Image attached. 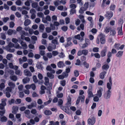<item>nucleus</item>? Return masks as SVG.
<instances>
[{
	"label": "nucleus",
	"mask_w": 125,
	"mask_h": 125,
	"mask_svg": "<svg viewBox=\"0 0 125 125\" xmlns=\"http://www.w3.org/2000/svg\"><path fill=\"white\" fill-rule=\"evenodd\" d=\"M37 15L40 17H42L43 18L44 15L42 12H38L37 13Z\"/></svg>",
	"instance_id": "obj_35"
},
{
	"label": "nucleus",
	"mask_w": 125,
	"mask_h": 125,
	"mask_svg": "<svg viewBox=\"0 0 125 125\" xmlns=\"http://www.w3.org/2000/svg\"><path fill=\"white\" fill-rule=\"evenodd\" d=\"M94 55L95 57L96 58H99L100 57V55L98 53H95L94 54Z\"/></svg>",
	"instance_id": "obj_55"
},
{
	"label": "nucleus",
	"mask_w": 125,
	"mask_h": 125,
	"mask_svg": "<svg viewBox=\"0 0 125 125\" xmlns=\"http://www.w3.org/2000/svg\"><path fill=\"white\" fill-rule=\"evenodd\" d=\"M57 41L58 38L57 37H56L54 39L52 40V43L54 44V45H53V49H54L56 48V45L59 44Z\"/></svg>",
	"instance_id": "obj_3"
},
{
	"label": "nucleus",
	"mask_w": 125,
	"mask_h": 125,
	"mask_svg": "<svg viewBox=\"0 0 125 125\" xmlns=\"http://www.w3.org/2000/svg\"><path fill=\"white\" fill-rule=\"evenodd\" d=\"M50 27L52 30H55V27L54 26V25L52 23L50 25Z\"/></svg>",
	"instance_id": "obj_53"
},
{
	"label": "nucleus",
	"mask_w": 125,
	"mask_h": 125,
	"mask_svg": "<svg viewBox=\"0 0 125 125\" xmlns=\"http://www.w3.org/2000/svg\"><path fill=\"white\" fill-rule=\"evenodd\" d=\"M95 122V118L93 116L91 119L89 118L88 120V123L89 125H93Z\"/></svg>",
	"instance_id": "obj_2"
},
{
	"label": "nucleus",
	"mask_w": 125,
	"mask_h": 125,
	"mask_svg": "<svg viewBox=\"0 0 125 125\" xmlns=\"http://www.w3.org/2000/svg\"><path fill=\"white\" fill-rule=\"evenodd\" d=\"M50 10L52 11H54L55 10V7L54 6L50 5L49 6Z\"/></svg>",
	"instance_id": "obj_64"
},
{
	"label": "nucleus",
	"mask_w": 125,
	"mask_h": 125,
	"mask_svg": "<svg viewBox=\"0 0 125 125\" xmlns=\"http://www.w3.org/2000/svg\"><path fill=\"white\" fill-rule=\"evenodd\" d=\"M1 121L2 122H6L7 120V118L5 116H3L1 118Z\"/></svg>",
	"instance_id": "obj_25"
},
{
	"label": "nucleus",
	"mask_w": 125,
	"mask_h": 125,
	"mask_svg": "<svg viewBox=\"0 0 125 125\" xmlns=\"http://www.w3.org/2000/svg\"><path fill=\"white\" fill-rule=\"evenodd\" d=\"M57 66L59 68L63 67L65 66L64 64L62 61H60L57 63Z\"/></svg>",
	"instance_id": "obj_11"
},
{
	"label": "nucleus",
	"mask_w": 125,
	"mask_h": 125,
	"mask_svg": "<svg viewBox=\"0 0 125 125\" xmlns=\"http://www.w3.org/2000/svg\"><path fill=\"white\" fill-rule=\"evenodd\" d=\"M33 81L35 83L38 82V80L37 79V77L36 75H34L33 77Z\"/></svg>",
	"instance_id": "obj_38"
},
{
	"label": "nucleus",
	"mask_w": 125,
	"mask_h": 125,
	"mask_svg": "<svg viewBox=\"0 0 125 125\" xmlns=\"http://www.w3.org/2000/svg\"><path fill=\"white\" fill-rule=\"evenodd\" d=\"M12 41L15 43H16L18 42V40L16 38H13L12 39Z\"/></svg>",
	"instance_id": "obj_50"
},
{
	"label": "nucleus",
	"mask_w": 125,
	"mask_h": 125,
	"mask_svg": "<svg viewBox=\"0 0 125 125\" xmlns=\"http://www.w3.org/2000/svg\"><path fill=\"white\" fill-rule=\"evenodd\" d=\"M21 100L20 99H17L16 100V101H15V103L16 104H20L21 102Z\"/></svg>",
	"instance_id": "obj_39"
},
{
	"label": "nucleus",
	"mask_w": 125,
	"mask_h": 125,
	"mask_svg": "<svg viewBox=\"0 0 125 125\" xmlns=\"http://www.w3.org/2000/svg\"><path fill=\"white\" fill-rule=\"evenodd\" d=\"M30 86L31 87V88L32 90H34L36 88V86L34 84L32 83L31 84Z\"/></svg>",
	"instance_id": "obj_59"
},
{
	"label": "nucleus",
	"mask_w": 125,
	"mask_h": 125,
	"mask_svg": "<svg viewBox=\"0 0 125 125\" xmlns=\"http://www.w3.org/2000/svg\"><path fill=\"white\" fill-rule=\"evenodd\" d=\"M99 37L101 43L103 44H104L105 42V35L101 33L99 35Z\"/></svg>",
	"instance_id": "obj_1"
},
{
	"label": "nucleus",
	"mask_w": 125,
	"mask_h": 125,
	"mask_svg": "<svg viewBox=\"0 0 125 125\" xmlns=\"http://www.w3.org/2000/svg\"><path fill=\"white\" fill-rule=\"evenodd\" d=\"M119 23L120 25V26H122V25L123 23V20L121 19H120L119 20Z\"/></svg>",
	"instance_id": "obj_58"
},
{
	"label": "nucleus",
	"mask_w": 125,
	"mask_h": 125,
	"mask_svg": "<svg viewBox=\"0 0 125 125\" xmlns=\"http://www.w3.org/2000/svg\"><path fill=\"white\" fill-rule=\"evenodd\" d=\"M99 99L98 97L97 96H96L94 98L93 100L94 102H97L98 101Z\"/></svg>",
	"instance_id": "obj_52"
},
{
	"label": "nucleus",
	"mask_w": 125,
	"mask_h": 125,
	"mask_svg": "<svg viewBox=\"0 0 125 125\" xmlns=\"http://www.w3.org/2000/svg\"><path fill=\"white\" fill-rule=\"evenodd\" d=\"M106 73V72L104 71L102 72L100 74V78L102 79H103L104 77V75Z\"/></svg>",
	"instance_id": "obj_15"
},
{
	"label": "nucleus",
	"mask_w": 125,
	"mask_h": 125,
	"mask_svg": "<svg viewBox=\"0 0 125 125\" xmlns=\"http://www.w3.org/2000/svg\"><path fill=\"white\" fill-rule=\"evenodd\" d=\"M105 30L106 33H107L111 31V28L109 27H106L105 28Z\"/></svg>",
	"instance_id": "obj_28"
},
{
	"label": "nucleus",
	"mask_w": 125,
	"mask_h": 125,
	"mask_svg": "<svg viewBox=\"0 0 125 125\" xmlns=\"http://www.w3.org/2000/svg\"><path fill=\"white\" fill-rule=\"evenodd\" d=\"M84 66L87 68H88L89 67V64L85 62H84L83 63Z\"/></svg>",
	"instance_id": "obj_56"
},
{
	"label": "nucleus",
	"mask_w": 125,
	"mask_h": 125,
	"mask_svg": "<svg viewBox=\"0 0 125 125\" xmlns=\"http://www.w3.org/2000/svg\"><path fill=\"white\" fill-rule=\"evenodd\" d=\"M65 80H63L60 81V84L62 86H64L65 84Z\"/></svg>",
	"instance_id": "obj_42"
},
{
	"label": "nucleus",
	"mask_w": 125,
	"mask_h": 125,
	"mask_svg": "<svg viewBox=\"0 0 125 125\" xmlns=\"http://www.w3.org/2000/svg\"><path fill=\"white\" fill-rule=\"evenodd\" d=\"M47 76L50 79H53L54 77V75L49 72H48L47 73Z\"/></svg>",
	"instance_id": "obj_17"
},
{
	"label": "nucleus",
	"mask_w": 125,
	"mask_h": 125,
	"mask_svg": "<svg viewBox=\"0 0 125 125\" xmlns=\"http://www.w3.org/2000/svg\"><path fill=\"white\" fill-rule=\"evenodd\" d=\"M81 95L79 96L78 97L79 99H80V100H81V102H83L84 100L85 97L84 96L82 95L83 94H80Z\"/></svg>",
	"instance_id": "obj_16"
},
{
	"label": "nucleus",
	"mask_w": 125,
	"mask_h": 125,
	"mask_svg": "<svg viewBox=\"0 0 125 125\" xmlns=\"http://www.w3.org/2000/svg\"><path fill=\"white\" fill-rule=\"evenodd\" d=\"M14 23L13 21H11L10 23V28H12L14 27Z\"/></svg>",
	"instance_id": "obj_41"
},
{
	"label": "nucleus",
	"mask_w": 125,
	"mask_h": 125,
	"mask_svg": "<svg viewBox=\"0 0 125 125\" xmlns=\"http://www.w3.org/2000/svg\"><path fill=\"white\" fill-rule=\"evenodd\" d=\"M12 57V54H11L9 53L7 54L6 58L8 60H10V58Z\"/></svg>",
	"instance_id": "obj_34"
},
{
	"label": "nucleus",
	"mask_w": 125,
	"mask_h": 125,
	"mask_svg": "<svg viewBox=\"0 0 125 125\" xmlns=\"http://www.w3.org/2000/svg\"><path fill=\"white\" fill-rule=\"evenodd\" d=\"M19 42L20 43L21 46L23 47L24 49H26L27 48V46L25 42L21 40L19 41Z\"/></svg>",
	"instance_id": "obj_5"
},
{
	"label": "nucleus",
	"mask_w": 125,
	"mask_h": 125,
	"mask_svg": "<svg viewBox=\"0 0 125 125\" xmlns=\"http://www.w3.org/2000/svg\"><path fill=\"white\" fill-rule=\"evenodd\" d=\"M93 51L94 52H97L99 51V48L98 47H95L93 48Z\"/></svg>",
	"instance_id": "obj_62"
},
{
	"label": "nucleus",
	"mask_w": 125,
	"mask_h": 125,
	"mask_svg": "<svg viewBox=\"0 0 125 125\" xmlns=\"http://www.w3.org/2000/svg\"><path fill=\"white\" fill-rule=\"evenodd\" d=\"M15 101V100L13 99H11L10 101L9 100L8 103L10 105H11L12 103H14Z\"/></svg>",
	"instance_id": "obj_51"
},
{
	"label": "nucleus",
	"mask_w": 125,
	"mask_h": 125,
	"mask_svg": "<svg viewBox=\"0 0 125 125\" xmlns=\"http://www.w3.org/2000/svg\"><path fill=\"white\" fill-rule=\"evenodd\" d=\"M10 78L11 80L14 81H16L17 79V77L15 75H13L10 76Z\"/></svg>",
	"instance_id": "obj_18"
},
{
	"label": "nucleus",
	"mask_w": 125,
	"mask_h": 125,
	"mask_svg": "<svg viewBox=\"0 0 125 125\" xmlns=\"http://www.w3.org/2000/svg\"><path fill=\"white\" fill-rule=\"evenodd\" d=\"M63 101L62 99H59L58 102V105H59L61 106L63 104Z\"/></svg>",
	"instance_id": "obj_37"
},
{
	"label": "nucleus",
	"mask_w": 125,
	"mask_h": 125,
	"mask_svg": "<svg viewBox=\"0 0 125 125\" xmlns=\"http://www.w3.org/2000/svg\"><path fill=\"white\" fill-rule=\"evenodd\" d=\"M9 18L8 17L2 18V19L3 20V21L5 23L7 22V21L9 20Z\"/></svg>",
	"instance_id": "obj_49"
},
{
	"label": "nucleus",
	"mask_w": 125,
	"mask_h": 125,
	"mask_svg": "<svg viewBox=\"0 0 125 125\" xmlns=\"http://www.w3.org/2000/svg\"><path fill=\"white\" fill-rule=\"evenodd\" d=\"M76 5L73 4H71L70 5V7L71 8H74L75 9L76 8Z\"/></svg>",
	"instance_id": "obj_63"
},
{
	"label": "nucleus",
	"mask_w": 125,
	"mask_h": 125,
	"mask_svg": "<svg viewBox=\"0 0 125 125\" xmlns=\"http://www.w3.org/2000/svg\"><path fill=\"white\" fill-rule=\"evenodd\" d=\"M52 53L53 56H55L58 54V52L56 51H53L52 52Z\"/></svg>",
	"instance_id": "obj_47"
},
{
	"label": "nucleus",
	"mask_w": 125,
	"mask_h": 125,
	"mask_svg": "<svg viewBox=\"0 0 125 125\" xmlns=\"http://www.w3.org/2000/svg\"><path fill=\"white\" fill-rule=\"evenodd\" d=\"M117 29L118 30V34L119 35H123L122 31V26H121L120 27H119L117 28Z\"/></svg>",
	"instance_id": "obj_13"
},
{
	"label": "nucleus",
	"mask_w": 125,
	"mask_h": 125,
	"mask_svg": "<svg viewBox=\"0 0 125 125\" xmlns=\"http://www.w3.org/2000/svg\"><path fill=\"white\" fill-rule=\"evenodd\" d=\"M115 33V31L114 30H113L111 31L110 32V35L112 36H114Z\"/></svg>",
	"instance_id": "obj_45"
},
{
	"label": "nucleus",
	"mask_w": 125,
	"mask_h": 125,
	"mask_svg": "<svg viewBox=\"0 0 125 125\" xmlns=\"http://www.w3.org/2000/svg\"><path fill=\"white\" fill-rule=\"evenodd\" d=\"M109 66L108 64H105L102 67L103 70H107L109 68Z\"/></svg>",
	"instance_id": "obj_27"
},
{
	"label": "nucleus",
	"mask_w": 125,
	"mask_h": 125,
	"mask_svg": "<svg viewBox=\"0 0 125 125\" xmlns=\"http://www.w3.org/2000/svg\"><path fill=\"white\" fill-rule=\"evenodd\" d=\"M30 81V79L29 78L26 77L23 79L22 80L23 82V83L25 84L29 82Z\"/></svg>",
	"instance_id": "obj_14"
},
{
	"label": "nucleus",
	"mask_w": 125,
	"mask_h": 125,
	"mask_svg": "<svg viewBox=\"0 0 125 125\" xmlns=\"http://www.w3.org/2000/svg\"><path fill=\"white\" fill-rule=\"evenodd\" d=\"M112 53L110 52H108L107 54V58L106 60V62L109 63L110 61V58L112 56Z\"/></svg>",
	"instance_id": "obj_6"
},
{
	"label": "nucleus",
	"mask_w": 125,
	"mask_h": 125,
	"mask_svg": "<svg viewBox=\"0 0 125 125\" xmlns=\"http://www.w3.org/2000/svg\"><path fill=\"white\" fill-rule=\"evenodd\" d=\"M74 73L75 76L77 77L79 75V72L77 70H75L74 71Z\"/></svg>",
	"instance_id": "obj_43"
},
{
	"label": "nucleus",
	"mask_w": 125,
	"mask_h": 125,
	"mask_svg": "<svg viewBox=\"0 0 125 125\" xmlns=\"http://www.w3.org/2000/svg\"><path fill=\"white\" fill-rule=\"evenodd\" d=\"M24 73L25 75L27 76L30 77L31 76L32 74L30 71L27 69H25L24 71Z\"/></svg>",
	"instance_id": "obj_7"
},
{
	"label": "nucleus",
	"mask_w": 125,
	"mask_h": 125,
	"mask_svg": "<svg viewBox=\"0 0 125 125\" xmlns=\"http://www.w3.org/2000/svg\"><path fill=\"white\" fill-rule=\"evenodd\" d=\"M104 49L101 52V55L102 57H103L106 55V53L107 52V47L105 46L104 48Z\"/></svg>",
	"instance_id": "obj_4"
},
{
	"label": "nucleus",
	"mask_w": 125,
	"mask_h": 125,
	"mask_svg": "<svg viewBox=\"0 0 125 125\" xmlns=\"http://www.w3.org/2000/svg\"><path fill=\"white\" fill-rule=\"evenodd\" d=\"M38 5V3L36 2H34L32 4L31 6L33 8H36Z\"/></svg>",
	"instance_id": "obj_31"
},
{
	"label": "nucleus",
	"mask_w": 125,
	"mask_h": 125,
	"mask_svg": "<svg viewBox=\"0 0 125 125\" xmlns=\"http://www.w3.org/2000/svg\"><path fill=\"white\" fill-rule=\"evenodd\" d=\"M39 28V31L41 32H42L44 31L45 27L43 24H41L40 25Z\"/></svg>",
	"instance_id": "obj_12"
},
{
	"label": "nucleus",
	"mask_w": 125,
	"mask_h": 125,
	"mask_svg": "<svg viewBox=\"0 0 125 125\" xmlns=\"http://www.w3.org/2000/svg\"><path fill=\"white\" fill-rule=\"evenodd\" d=\"M16 4L18 6H20L21 4V2L20 0H18L16 2Z\"/></svg>",
	"instance_id": "obj_40"
},
{
	"label": "nucleus",
	"mask_w": 125,
	"mask_h": 125,
	"mask_svg": "<svg viewBox=\"0 0 125 125\" xmlns=\"http://www.w3.org/2000/svg\"><path fill=\"white\" fill-rule=\"evenodd\" d=\"M62 30L64 31H66L67 30L68 28L66 26H63L62 27Z\"/></svg>",
	"instance_id": "obj_48"
},
{
	"label": "nucleus",
	"mask_w": 125,
	"mask_h": 125,
	"mask_svg": "<svg viewBox=\"0 0 125 125\" xmlns=\"http://www.w3.org/2000/svg\"><path fill=\"white\" fill-rule=\"evenodd\" d=\"M72 45V44L71 42H67L66 44L64 46L65 48H66L69 46H71Z\"/></svg>",
	"instance_id": "obj_30"
},
{
	"label": "nucleus",
	"mask_w": 125,
	"mask_h": 125,
	"mask_svg": "<svg viewBox=\"0 0 125 125\" xmlns=\"http://www.w3.org/2000/svg\"><path fill=\"white\" fill-rule=\"evenodd\" d=\"M123 53V51H119L116 54V56L118 57H120L122 55Z\"/></svg>",
	"instance_id": "obj_21"
},
{
	"label": "nucleus",
	"mask_w": 125,
	"mask_h": 125,
	"mask_svg": "<svg viewBox=\"0 0 125 125\" xmlns=\"http://www.w3.org/2000/svg\"><path fill=\"white\" fill-rule=\"evenodd\" d=\"M44 114L46 115H49L52 114V112L49 110H45L44 112Z\"/></svg>",
	"instance_id": "obj_20"
},
{
	"label": "nucleus",
	"mask_w": 125,
	"mask_h": 125,
	"mask_svg": "<svg viewBox=\"0 0 125 125\" xmlns=\"http://www.w3.org/2000/svg\"><path fill=\"white\" fill-rule=\"evenodd\" d=\"M113 15V13L111 11L110 12H107V14L105 15V17H107V19H109L112 17Z\"/></svg>",
	"instance_id": "obj_8"
},
{
	"label": "nucleus",
	"mask_w": 125,
	"mask_h": 125,
	"mask_svg": "<svg viewBox=\"0 0 125 125\" xmlns=\"http://www.w3.org/2000/svg\"><path fill=\"white\" fill-rule=\"evenodd\" d=\"M12 109L13 110H15L17 112L18 111V107L17 106H13L12 107Z\"/></svg>",
	"instance_id": "obj_60"
},
{
	"label": "nucleus",
	"mask_w": 125,
	"mask_h": 125,
	"mask_svg": "<svg viewBox=\"0 0 125 125\" xmlns=\"http://www.w3.org/2000/svg\"><path fill=\"white\" fill-rule=\"evenodd\" d=\"M76 13V10L74 8H72L70 11V14L71 15L73 14Z\"/></svg>",
	"instance_id": "obj_33"
},
{
	"label": "nucleus",
	"mask_w": 125,
	"mask_h": 125,
	"mask_svg": "<svg viewBox=\"0 0 125 125\" xmlns=\"http://www.w3.org/2000/svg\"><path fill=\"white\" fill-rule=\"evenodd\" d=\"M36 66L38 69H39L43 70V68L42 65L39 63H37V64Z\"/></svg>",
	"instance_id": "obj_23"
},
{
	"label": "nucleus",
	"mask_w": 125,
	"mask_h": 125,
	"mask_svg": "<svg viewBox=\"0 0 125 125\" xmlns=\"http://www.w3.org/2000/svg\"><path fill=\"white\" fill-rule=\"evenodd\" d=\"M112 84H111V83H108L107 84V88L108 89V90L107 91V94H109L111 93V91L110 90L111 88V86Z\"/></svg>",
	"instance_id": "obj_9"
},
{
	"label": "nucleus",
	"mask_w": 125,
	"mask_h": 125,
	"mask_svg": "<svg viewBox=\"0 0 125 125\" xmlns=\"http://www.w3.org/2000/svg\"><path fill=\"white\" fill-rule=\"evenodd\" d=\"M11 90L12 89L11 88L9 87H7L6 90L5 91H6L5 94H8V93L11 91Z\"/></svg>",
	"instance_id": "obj_24"
},
{
	"label": "nucleus",
	"mask_w": 125,
	"mask_h": 125,
	"mask_svg": "<svg viewBox=\"0 0 125 125\" xmlns=\"http://www.w3.org/2000/svg\"><path fill=\"white\" fill-rule=\"evenodd\" d=\"M1 38L3 40H5L6 38V36L5 34L4 33H2L1 34Z\"/></svg>",
	"instance_id": "obj_46"
},
{
	"label": "nucleus",
	"mask_w": 125,
	"mask_h": 125,
	"mask_svg": "<svg viewBox=\"0 0 125 125\" xmlns=\"http://www.w3.org/2000/svg\"><path fill=\"white\" fill-rule=\"evenodd\" d=\"M92 87L91 85H89L88 88V94H93L92 92Z\"/></svg>",
	"instance_id": "obj_22"
},
{
	"label": "nucleus",
	"mask_w": 125,
	"mask_h": 125,
	"mask_svg": "<svg viewBox=\"0 0 125 125\" xmlns=\"http://www.w3.org/2000/svg\"><path fill=\"white\" fill-rule=\"evenodd\" d=\"M67 102L66 104V105H69V106H70L71 104V98L69 96H68L67 97Z\"/></svg>",
	"instance_id": "obj_10"
},
{
	"label": "nucleus",
	"mask_w": 125,
	"mask_h": 125,
	"mask_svg": "<svg viewBox=\"0 0 125 125\" xmlns=\"http://www.w3.org/2000/svg\"><path fill=\"white\" fill-rule=\"evenodd\" d=\"M13 32V30L11 29H9L7 33L9 35H11L12 34Z\"/></svg>",
	"instance_id": "obj_32"
},
{
	"label": "nucleus",
	"mask_w": 125,
	"mask_h": 125,
	"mask_svg": "<svg viewBox=\"0 0 125 125\" xmlns=\"http://www.w3.org/2000/svg\"><path fill=\"white\" fill-rule=\"evenodd\" d=\"M82 51L83 54H84V56L87 55L88 52V50L86 49L83 50Z\"/></svg>",
	"instance_id": "obj_29"
},
{
	"label": "nucleus",
	"mask_w": 125,
	"mask_h": 125,
	"mask_svg": "<svg viewBox=\"0 0 125 125\" xmlns=\"http://www.w3.org/2000/svg\"><path fill=\"white\" fill-rule=\"evenodd\" d=\"M45 29L46 32L48 33H50L51 31V29L50 27H46Z\"/></svg>",
	"instance_id": "obj_44"
},
{
	"label": "nucleus",
	"mask_w": 125,
	"mask_h": 125,
	"mask_svg": "<svg viewBox=\"0 0 125 125\" xmlns=\"http://www.w3.org/2000/svg\"><path fill=\"white\" fill-rule=\"evenodd\" d=\"M31 23V21L27 19L24 22V25L25 26H27L29 25Z\"/></svg>",
	"instance_id": "obj_19"
},
{
	"label": "nucleus",
	"mask_w": 125,
	"mask_h": 125,
	"mask_svg": "<svg viewBox=\"0 0 125 125\" xmlns=\"http://www.w3.org/2000/svg\"><path fill=\"white\" fill-rule=\"evenodd\" d=\"M8 85L11 88H13L15 87V84L11 82H9V83Z\"/></svg>",
	"instance_id": "obj_26"
},
{
	"label": "nucleus",
	"mask_w": 125,
	"mask_h": 125,
	"mask_svg": "<svg viewBox=\"0 0 125 125\" xmlns=\"http://www.w3.org/2000/svg\"><path fill=\"white\" fill-rule=\"evenodd\" d=\"M15 73L16 74L21 75V73L20 70H16L15 72Z\"/></svg>",
	"instance_id": "obj_36"
},
{
	"label": "nucleus",
	"mask_w": 125,
	"mask_h": 125,
	"mask_svg": "<svg viewBox=\"0 0 125 125\" xmlns=\"http://www.w3.org/2000/svg\"><path fill=\"white\" fill-rule=\"evenodd\" d=\"M8 45L10 46L11 48L14 47V44L11 42H10L8 44Z\"/></svg>",
	"instance_id": "obj_54"
},
{
	"label": "nucleus",
	"mask_w": 125,
	"mask_h": 125,
	"mask_svg": "<svg viewBox=\"0 0 125 125\" xmlns=\"http://www.w3.org/2000/svg\"><path fill=\"white\" fill-rule=\"evenodd\" d=\"M110 96V94H104V97L106 99H108L109 98Z\"/></svg>",
	"instance_id": "obj_57"
},
{
	"label": "nucleus",
	"mask_w": 125,
	"mask_h": 125,
	"mask_svg": "<svg viewBox=\"0 0 125 125\" xmlns=\"http://www.w3.org/2000/svg\"><path fill=\"white\" fill-rule=\"evenodd\" d=\"M37 112L36 110L35 109H32L31 110V113L33 114H35Z\"/></svg>",
	"instance_id": "obj_61"
}]
</instances>
